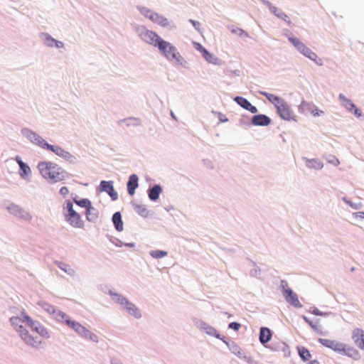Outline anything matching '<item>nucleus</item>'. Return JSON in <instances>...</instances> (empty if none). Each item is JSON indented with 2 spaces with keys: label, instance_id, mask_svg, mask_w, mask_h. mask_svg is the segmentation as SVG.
I'll use <instances>...</instances> for the list:
<instances>
[{
  "label": "nucleus",
  "instance_id": "7",
  "mask_svg": "<svg viewBox=\"0 0 364 364\" xmlns=\"http://www.w3.org/2000/svg\"><path fill=\"white\" fill-rule=\"evenodd\" d=\"M139 35L142 41L154 47L159 48L160 42L163 41L157 33L146 29L145 27L139 28Z\"/></svg>",
  "mask_w": 364,
  "mask_h": 364
},
{
  "label": "nucleus",
  "instance_id": "50",
  "mask_svg": "<svg viewBox=\"0 0 364 364\" xmlns=\"http://www.w3.org/2000/svg\"><path fill=\"white\" fill-rule=\"evenodd\" d=\"M355 217H359L360 218H364V212H358L354 213Z\"/></svg>",
  "mask_w": 364,
  "mask_h": 364
},
{
  "label": "nucleus",
  "instance_id": "10",
  "mask_svg": "<svg viewBox=\"0 0 364 364\" xmlns=\"http://www.w3.org/2000/svg\"><path fill=\"white\" fill-rule=\"evenodd\" d=\"M297 50L306 57L316 62L318 65H322L321 59L318 58L317 55L304 43H302Z\"/></svg>",
  "mask_w": 364,
  "mask_h": 364
},
{
  "label": "nucleus",
  "instance_id": "6",
  "mask_svg": "<svg viewBox=\"0 0 364 364\" xmlns=\"http://www.w3.org/2000/svg\"><path fill=\"white\" fill-rule=\"evenodd\" d=\"M319 342L324 346L329 348L335 351H337L340 353L350 355V352L356 353L353 348L347 347L342 343H340L335 340H331L327 338H320Z\"/></svg>",
  "mask_w": 364,
  "mask_h": 364
},
{
  "label": "nucleus",
  "instance_id": "30",
  "mask_svg": "<svg viewBox=\"0 0 364 364\" xmlns=\"http://www.w3.org/2000/svg\"><path fill=\"white\" fill-rule=\"evenodd\" d=\"M299 354L304 360H308L311 358L309 351L304 347L298 348Z\"/></svg>",
  "mask_w": 364,
  "mask_h": 364
},
{
  "label": "nucleus",
  "instance_id": "48",
  "mask_svg": "<svg viewBox=\"0 0 364 364\" xmlns=\"http://www.w3.org/2000/svg\"><path fill=\"white\" fill-rule=\"evenodd\" d=\"M196 48L201 53V54L203 53V50H206L204 47H203L200 43L196 44Z\"/></svg>",
  "mask_w": 364,
  "mask_h": 364
},
{
  "label": "nucleus",
  "instance_id": "35",
  "mask_svg": "<svg viewBox=\"0 0 364 364\" xmlns=\"http://www.w3.org/2000/svg\"><path fill=\"white\" fill-rule=\"evenodd\" d=\"M152 257L159 259L167 255V252L162 250H153L150 252Z\"/></svg>",
  "mask_w": 364,
  "mask_h": 364
},
{
  "label": "nucleus",
  "instance_id": "1",
  "mask_svg": "<svg viewBox=\"0 0 364 364\" xmlns=\"http://www.w3.org/2000/svg\"><path fill=\"white\" fill-rule=\"evenodd\" d=\"M26 323V333H24V342L33 347L38 346L42 340L48 337L46 329L38 322L33 321L28 316H24Z\"/></svg>",
  "mask_w": 364,
  "mask_h": 364
},
{
  "label": "nucleus",
  "instance_id": "22",
  "mask_svg": "<svg viewBox=\"0 0 364 364\" xmlns=\"http://www.w3.org/2000/svg\"><path fill=\"white\" fill-rule=\"evenodd\" d=\"M97 218L98 213L91 205L87 209H86V218L89 221H95Z\"/></svg>",
  "mask_w": 364,
  "mask_h": 364
},
{
  "label": "nucleus",
  "instance_id": "18",
  "mask_svg": "<svg viewBox=\"0 0 364 364\" xmlns=\"http://www.w3.org/2000/svg\"><path fill=\"white\" fill-rule=\"evenodd\" d=\"M123 308L126 309L129 314L134 316L136 318L141 317V313L138 308L136 306L127 301V302L124 305Z\"/></svg>",
  "mask_w": 364,
  "mask_h": 364
},
{
  "label": "nucleus",
  "instance_id": "49",
  "mask_svg": "<svg viewBox=\"0 0 364 364\" xmlns=\"http://www.w3.org/2000/svg\"><path fill=\"white\" fill-rule=\"evenodd\" d=\"M63 46H64L63 43H62L61 41H58L55 40V43L54 44V46H55L56 48H63Z\"/></svg>",
  "mask_w": 364,
  "mask_h": 364
},
{
  "label": "nucleus",
  "instance_id": "17",
  "mask_svg": "<svg viewBox=\"0 0 364 364\" xmlns=\"http://www.w3.org/2000/svg\"><path fill=\"white\" fill-rule=\"evenodd\" d=\"M138 176L136 174H132L129 178L127 191L131 196L134 194L135 190L138 187Z\"/></svg>",
  "mask_w": 364,
  "mask_h": 364
},
{
  "label": "nucleus",
  "instance_id": "14",
  "mask_svg": "<svg viewBox=\"0 0 364 364\" xmlns=\"http://www.w3.org/2000/svg\"><path fill=\"white\" fill-rule=\"evenodd\" d=\"M235 101L242 107L250 111L252 114H255L258 111L256 107L253 106L247 99L242 97H236L235 98Z\"/></svg>",
  "mask_w": 364,
  "mask_h": 364
},
{
  "label": "nucleus",
  "instance_id": "3",
  "mask_svg": "<svg viewBox=\"0 0 364 364\" xmlns=\"http://www.w3.org/2000/svg\"><path fill=\"white\" fill-rule=\"evenodd\" d=\"M158 48L167 60L180 65H183L185 62L183 58L178 52L176 48L169 42L163 40L160 42Z\"/></svg>",
  "mask_w": 364,
  "mask_h": 364
},
{
  "label": "nucleus",
  "instance_id": "46",
  "mask_svg": "<svg viewBox=\"0 0 364 364\" xmlns=\"http://www.w3.org/2000/svg\"><path fill=\"white\" fill-rule=\"evenodd\" d=\"M190 22L192 23V25L194 26L196 29L199 30L200 23L198 21L190 20Z\"/></svg>",
  "mask_w": 364,
  "mask_h": 364
},
{
  "label": "nucleus",
  "instance_id": "13",
  "mask_svg": "<svg viewBox=\"0 0 364 364\" xmlns=\"http://www.w3.org/2000/svg\"><path fill=\"white\" fill-rule=\"evenodd\" d=\"M100 188L102 191L107 193L112 200H116L117 198L118 194L114 191L112 181H101Z\"/></svg>",
  "mask_w": 364,
  "mask_h": 364
},
{
  "label": "nucleus",
  "instance_id": "31",
  "mask_svg": "<svg viewBox=\"0 0 364 364\" xmlns=\"http://www.w3.org/2000/svg\"><path fill=\"white\" fill-rule=\"evenodd\" d=\"M203 53L202 54L203 57L210 63H215L217 61V58L211 53H210L207 50H203Z\"/></svg>",
  "mask_w": 364,
  "mask_h": 364
},
{
  "label": "nucleus",
  "instance_id": "36",
  "mask_svg": "<svg viewBox=\"0 0 364 364\" xmlns=\"http://www.w3.org/2000/svg\"><path fill=\"white\" fill-rule=\"evenodd\" d=\"M309 112L314 117H318L320 116L323 113L322 110L318 109L317 107L313 106L312 108L309 109Z\"/></svg>",
  "mask_w": 364,
  "mask_h": 364
},
{
  "label": "nucleus",
  "instance_id": "19",
  "mask_svg": "<svg viewBox=\"0 0 364 364\" xmlns=\"http://www.w3.org/2000/svg\"><path fill=\"white\" fill-rule=\"evenodd\" d=\"M272 337L271 331L266 327H262L259 332V341L262 344L267 343Z\"/></svg>",
  "mask_w": 364,
  "mask_h": 364
},
{
  "label": "nucleus",
  "instance_id": "45",
  "mask_svg": "<svg viewBox=\"0 0 364 364\" xmlns=\"http://www.w3.org/2000/svg\"><path fill=\"white\" fill-rule=\"evenodd\" d=\"M60 193L63 196H67L68 193H69V190L67 187L65 186H63L60 189Z\"/></svg>",
  "mask_w": 364,
  "mask_h": 364
},
{
  "label": "nucleus",
  "instance_id": "40",
  "mask_svg": "<svg viewBox=\"0 0 364 364\" xmlns=\"http://www.w3.org/2000/svg\"><path fill=\"white\" fill-rule=\"evenodd\" d=\"M45 43L48 46L53 47L55 43V39L51 38L50 36H46Z\"/></svg>",
  "mask_w": 364,
  "mask_h": 364
},
{
  "label": "nucleus",
  "instance_id": "38",
  "mask_svg": "<svg viewBox=\"0 0 364 364\" xmlns=\"http://www.w3.org/2000/svg\"><path fill=\"white\" fill-rule=\"evenodd\" d=\"M289 41L296 47V49L303 43L296 38L290 37Z\"/></svg>",
  "mask_w": 364,
  "mask_h": 364
},
{
  "label": "nucleus",
  "instance_id": "11",
  "mask_svg": "<svg viewBox=\"0 0 364 364\" xmlns=\"http://www.w3.org/2000/svg\"><path fill=\"white\" fill-rule=\"evenodd\" d=\"M352 339L358 348L364 350V331L355 328L352 333Z\"/></svg>",
  "mask_w": 364,
  "mask_h": 364
},
{
  "label": "nucleus",
  "instance_id": "8",
  "mask_svg": "<svg viewBox=\"0 0 364 364\" xmlns=\"http://www.w3.org/2000/svg\"><path fill=\"white\" fill-rule=\"evenodd\" d=\"M277 113L284 120H294L296 121V115L294 112L291 109L289 105L282 100L277 106Z\"/></svg>",
  "mask_w": 364,
  "mask_h": 364
},
{
  "label": "nucleus",
  "instance_id": "43",
  "mask_svg": "<svg viewBox=\"0 0 364 364\" xmlns=\"http://www.w3.org/2000/svg\"><path fill=\"white\" fill-rule=\"evenodd\" d=\"M241 325L239 323L237 322H232L229 324V328H232L235 331H238L240 328Z\"/></svg>",
  "mask_w": 364,
  "mask_h": 364
},
{
  "label": "nucleus",
  "instance_id": "12",
  "mask_svg": "<svg viewBox=\"0 0 364 364\" xmlns=\"http://www.w3.org/2000/svg\"><path fill=\"white\" fill-rule=\"evenodd\" d=\"M339 98L342 100L343 105L350 112L353 113L357 117L362 115L361 111L348 99L343 95H340Z\"/></svg>",
  "mask_w": 364,
  "mask_h": 364
},
{
  "label": "nucleus",
  "instance_id": "15",
  "mask_svg": "<svg viewBox=\"0 0 364 364\" xmlns=\"http://www.w3.org/2000/svg\"><path fill=\"white\" fill-rule=\"evenodd\" d=\"M270 123V118L264 114L255 115L252 118V124L255 126H267Z\"/></svg>",
  "mask_w": 364,
  "mask_h": 364
},
{
  "label": "nucleus",
  "instance_id": "23",
  "mask_svg": "<svg viewBox=\"0 0 364 364\" xmlns=\"http://www.w3.org/2000/svg\"><path fill=\"white\" fill-rule=\"evenodd\" d=\"M161 192V188L158 185H155L152 188L149 190V197L151 200H156L159 198Z\"/></svg>",
  "mask_w": 364,
  "mask_h": 364
},
{
  "label": "nucleus",
  "instance_id": "26",
  "mask_svg": "<svg viewBox=\"0 0 364 364\" xmlns=\"http://www.w3.org/2000/svg\"><path fill=\"white\" fill-rule=\"evenodd\" d=\"M271 10L277 17H279V18H282V20L288 22L289 23H291L288 20L289 19V16L287 14H285L284 12H282L281 10L278 9L276 7H272L271 9Z\"/></svg>",
  "mask_w": 364,
  "mask_h": 364
},
{
  "label": "nucleus",
  "instance_id": "39",
  "mask_svg": "<svg viewBox=\"0 0 364 364\" xmlns=\"http://www.w3.org/2000/svg\"><path fill=\"white\" fill-rule=\"evenodd\" d=\"M231 31H232V33H235L240 36H247V33L245 31H243L242 29L239 28H233V29H232Z\"/></svg>",
  "mask_w": 364,
  "mask_h": 364
},
{
  "label": "nucleus",
  "instance_id": "27",
  "mask_svg": "<svg viewBox=\"0 0 364 364\" xmlns=\"http://www.w3.org/2000/svg\"><path fill=\"white\" fill-rule=\"evenodd\" d=\"M110 294L112 296V299L114 300V301H115L116 303L120 304L122 306H124V305L128 301L125 297L122 296L120 294H112V293Z\"/></svg>",
  "mask_w": 364,
  "mask_h": 364
},
{
  "label": "nucleus",
  "instance_id": "16",
  "mask_svg": "<svg viewBox=\"0 0 364 364\" xmlns=\"http://www.w3.org/2000/svg\"><path fill=\"white\" fill-rule=\"evenodd\" d=\"M66 324L73 328L76 333H77L80 336L83 337L85 333L87 331V328L81 325L80 323L73 321L71 320H65Z\"/></svg>",
  "mask_w": 364,
  "mask_h": 364
},
{
  "label": "nucleus",
  "instance_id": "47",
  "mask_svg": "<svg viewBox=\"0 0 364 364\" xmlns=\"http://www.w3.org/2000/svg\"><path fill=\"white\" fill-rule=\"evenodd\" d=\"M304 321L308 323L313 328L316 329V326L314 324L313 321H309L306 316H304Z\"/></svg>",
  "mask_w": 364,
  "mask_h": 364
},
{
  "label": "nucleus",
  "instance_id": "21",
  "mask_svg": "<svg viewBox=\"0 0 364 364\" xmlns=\"http://www.w3.org/2000/svg\"><path fill=\"white\" fill-rule=\"evenodd\" d=\"M112 221L117 231L121 232L123 230V222L119 212H117L113 215Z\"/></svg>",
  "mask_w": 364,
  "mask_h": 364
},
{
  "label": "nucleus",
  "instance_id": "24",
  "mask_svg": "<svg viewBox=\"0 0 364 364\" xmlns=\"http://www.w3.org/2000/svg\"><path fill=\"white\" fill-rule=\"evenodd\" d=\"M261 95H262L263 96H265L267 97V99L270 102H272L275 107L277 106V105H278L283 99L276 96V95H274L272 94H270V93H268V92H260Z\"/></svg>",
  "mask_w": 364,
  "mask_h": 364
},
{
  "label": "nucleus",
  "instance_id": "9",
  "mask_svg": "<svg viewBox=\"0 0 364 364\" xmlns=\"http://www.w3.org/2000/svg\"><path fill=\"white\" fill-rule=\"evenodd\" d=\"M282 286L283 288V296L286 301L295 308H301L302 305L299 300L297 294L290 288L285 287V286L287 287V283L286 282L282 281Z\"/></svg>",
  "mask_w": 364,
  "mask_h": 364
},
{
  "label": "nucleus",
  "instance_id": "41",
  "mask_svg": "<svg viewBox=\"0 0 364 364\" xmlns=\"http://www.w3.org/2000/svg\"><path fill=\"white\" fill-rule=\"evenodd\" d=\"M140 12L146 18H149L151 13H154L150 9H146L145 7H142L140 9Z\"/></svg>",
  "mask_w": 364,
  "mask_h": 364
},
{
  "label": "nucleus",
  "instance_id": "32",
  "mask_svg": "<svg viewBox=\"0 0 364 364\" xmlns=\"http://www.w3.org/2000/svg\"><path fill=\"white\" fill-rule=\"evenodd\" d=\"M73 200L77 205L85 208L86 209H87L92 205L91 202L87 198H83L81 200H77L74 198Z\"/></svg>",
  "mask_w": 364,
  "mask_h": 364
},
{
  "label": "nucleus",
  "instance_id": "2",
  "mask_svg": "<svg viewBox=\"0 0 364 364\" xmlns=\"http://www.w3.org/2000/svg\"><path fill=\"white\" fill-rule=\"evenodd\" d=\"M42 176L53 183L62 181L66 178V172L58 164L51 161H42L38 165Z\"/></svg>",
  "mask_w": 364,
  "mask_h": 364
},
{
  "label": "nucleus",
  "instance_id": "37",
  "mask_svg": "<svg viewBox=\"0 0 364 364\" xmlns=\"http://www.w3.org/2000/svg\"><path fill=\"white\" fill-rule=\"evenodd\" d=\"M289 41L296 47V49L303 43L296 38L290 37Z\"/></svg>",
  "mask_w": 364,
  "mask_h": 364
},
{
  "label": "nucleus",
  "instance_id": "51",
  "mask_svg": "<svg viewBox=\"0 0 364 364\" xmlns=\"http://www.w3.org/2000/svg\"><path fill=\"white\" fill-rule=\"evenodd\" d=\"M17 161H18L20 168L21 170H23V161H21V159L20 158L17 159Z\"/></svg>",
  "mask_w": 364,
  "mask_h": 364
},
{
  "label": "nucleus",
  "instance_id": "28",
  "mask_svg": "<svg viewBox=\"0 0 364 364\" xmlns=\"http://www.w3.org/2000/svg\"><path fill=\"white\" fill-rule=\"evenodd\" d=\"M134 210L135 212H136L138 214H139L141 216H146L148 214V210L143 205H139V204H134L133 205Z\"/></svg>",
  "mask_w": 364,
  "mask_h": 364
},
{
  "label": "nucleus",
  "instance_id": "34",
  "mask_svg": "<svg viewBox=\"0 0 364 364\" xmlns=\"http://www.w3.org/2000/svg\"><path fill=\"white\" fill-rule=\"evenodd\" d=\"M83 338L88 339L92 342H95V343L98 342L97 336L94 334L91 331H90L88 329L87 330L86 333H85Z\"/></svg>",
  "mask_w": 364,
  "mask_h": 364
},
{
  "label": "nucleus",
  "instance_id": "33",
  "mask_svg": "<svg viewBox=\"0 0 364 364\" xmlns=\"http://www.w3.org/2000/svg\"><path fill=\"white\" fill-rule=\"evenodd\" d=\"M55 318L58 321H65V320H70L68 316L63 311L56 310L55 314H53Z\"/></svg>",
  "mask_w": 364,
  "mask_h": 364
},
{
  "label": "nucleus",
  "instance_id": "25",
  "mask_svg": "<svg viewBox=\"0 0 364 364\" xmlns=\"http://www.w3.org/2000/svg\"><path fill=\"white\" fill-rule=\"evenodd\" d=\"M11 322L16 331L21 332V328L23 327V320L21 318L18 317L11 318Z\"/></svg>",
  "mask_w": 364,
  "mask_h": 364
},
{
  "label": "nucleus",
  "instance_id": "42",
  "mask_svg": "<svg viewBox=\"0 0 364 364\" xmlns=\"http://www.w3.org/2000/svg\"><path fill=\"white\" fill-rule=\"evenodd\" d=\"M310 167H314V168H321L323 165L321 162L319 161H309V165Z\"/></svg>",
  "mask_w": 364,
  "mask_h": 364
},
{
  "label": "nucleus",
  "instance_id": "20",
  "mask_svg": "<svg viewBox=\"0 0 364 364\" xmlns=\"http://www.w3.org/2000/svg\"><path fill=\"white\" fill-rule=\"evenodd\" d=\"M149 19L162 26H165L168 24L167 19L164 16L159 15L157 13H151Z\"/></svg>",
  "mask_w": 364,
  "mask_h": 364
},
{
  "label": "nucleus",
  "instance_id": "29",
  "mask_svg": "<svg viewBox=\"0 0 364 364\" xmlns=\"http://www.w3.org/2000/svg\"><path fill=\"white\" fill-rule=\"evenodd\" d=\"M39 305L41 306L43 309H44L48 313L52 314H55L56 309L53 305L45 301L39 302Z\"/></svg>",
  "mask_w": 364,
  "mask_h": 364
},
{
  "label": "nucleus",
  "instance_id": "5",
  "mask_svg": "<svg viewBox=\"0 0 364 364\" xmlns=\"http://www.w3.org/2000/svg\"><path fill=\"white\" fill-rule=\"evenodd\" d=\"M28 136L31 138L32 141L33 140L34 143L38 144L39 146L44 149L50 150L51 151H53L59 156L65 157L68 154V152L65 151L60 146L48 144L43 138L38 136H36V134L33 133H30Z\"/></svg>",
  "mask_w": 364,
  "mask_h": 364
},
{
  "label": "nucleus",
  "instance_id": "44",
  "mask_svg": "<svg viewBox=\"0 0 364 364\" xmlns=\"http://www.w3.org/2000/svg\"><path fill=\"white\" fill-rule=\"evenodd\" d=\"M31 173V168L24 164V180Z\"/></svg>",
  "mask_w": 364,
  "mask_h": 364
},
{
  "label": "nucleus",
  "instance_id": "4",
  "mask_svg": "<svg viewBox=\"0 0 364 364\" xmlns=\"http://www.w3.org/2000/svg\"><path fill=\"white\" fill-rule=\"evenodd\" d=\"M65 208L67 210V213H65V220L73 228H83L84 221L80 214L73 209V205L70 200L66 201Z\"/></svg>",
  "mask_w": 364,
  "mask_h": 364
}]
</instances>
